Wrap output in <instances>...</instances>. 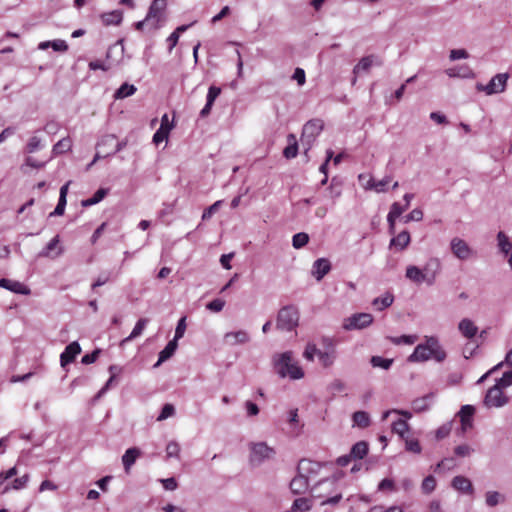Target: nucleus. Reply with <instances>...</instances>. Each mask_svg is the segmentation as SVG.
Returning a JSON list of instances; mask_svg holds the SVG:
<instances>
[{
	"label": "nucleus",
	"instance_id": "nucleus-1",
	"mask_svg": "<svg viewBox=\"0 0 512 512\" xmlns=\"http://www.w3.org/2000/svg\"><path fill=\"white\" fill-rule=\"evenodd\" d=\"M435 359L437 362H443L446 358V352L441 347L439 340L434 336L425 337L424 343L418 344L413 353L408 357V362H424L429 359Z\"/></svg>",
	"mask_w": 512,
	"mask_h": 512
},
{
	"label": "nucleus",
	"instance_id": "nucleus-2",
	"mask_svg": "<svg viewBox=\"0 0 512 512\" xmlns=\"http://www.w3.org/2000/svg\"><path fill=\"white\" fill-rule=\"evenodd\" d=\"M273 366L280 378L298 380L304 377L302 368L293 361V353L286 351L273 356Z\"/></svg>",
	"mask_w": 512,
	"mask_h": 512
},
{
	"label": "nucleus",
	"instance_id": "nucleus-3",
	"mask_svg": "<svg viewBox=\"0 0 512 512\" xmlns=\"http://www.w3.org/2000/svg\"><path fill=\"white\" fill-rule=\"evenodd\" d=\"M299 324V310L294 305L283 306L277 313L276 328L281 331L291 332Z\"/></svg>",
	"mask_w": 512,
	"mask_h": 512
},
{
	"label": "nucleus",
	"instance_id": "nucleus-4",
	"mask_svg": "<svg viewBox=\"0 0 512 512\" xmlns=\"http://www.w3.org/2000/svg\"><path fill=\"white\" fill-rule=\"evenodd\" d=\"M249 450V464L252 467H259L276 455L275 449L263 441L249 443Z\"/></svg>",
	"mask_w": 512,
	"mask_h": 512
},
{
	"label": "nucleus",
	"instance_id": "nucleus-5",
	"mask_svg": "<svg viewBox=\"0 0 512 512\" xmlns=\"http://www.w3.org/2000/svg\"><path fill=\"white\" fill-rule=\"evenodd\" d=\"M322 130H323V122L320 119L309 120L303 126L300 141H301V145L305 149V151H304L305 154H307V152L311 149L314 141L316 140V137L321 133Z\"/></svg>",
	"mask_w": 512,
	"mask_h": 512
},
{
	"label": "nucleus",
	"instance_id": "nucleus-6",
	"mask_svg": "<svg viewBox=\"0 0 512 512\" xmlns=\"http://www.w3.org/2000/svg\"><path fill=\"white\" fill-rule=\"evenodd\" d=\"M508 79V73H498L492 77L488 84L478 83L476 89L485 92L487 95L499 94L505 91Z\"/></svg>",
	"mask_w": 512,
	"mask_h": 512
},
{
	"label": "nucleus",
	"instance_id": "nucleus-7",
	"mask_svg": "<svg viewBox=\"0 0 512 512\" xmlns=\"http://www.w3.org/2000/svg\"><path fill=\"white\" fill-rule=\"evenodd\" d=\"M373 322V316L370 313H355L346 318L343 328L347 331L360 330L370 326Z\"/></svg>",
	"mask_w": 512,
	"mask_h": 512
},
{
	"label": "nucleus",
	"instance_id": "nucleus-8",
	"mask_svg": "<svg viewBox=\"0 0 512 512\" xmlns=\"http://www.w3.org/2000/svg\"><path fill=\"white\" fill-rule=\"evenodd\" d=\"M509 402V397L504 394L503 390L490 387L484 397L483 403L487 408H501Z\"/></svg>",
	"mask_w": 512,
	"mask_h": 512
},
{
	"label": "nucleus",
	"instance_id": "nucleus-9",
	"mask_svg": "<svg viewBox=\"0 0 512 512\" xmlns=\"http://www.w3.org/2000/svg\"><path fill=\"white\" fill-rule=\"evenodd\" d=\"M421 269L425 276L426 284L428 286H432L435 284L436 279L442 270V263L439 258L431 257L426 261L425 265Z\"/></svg>",
	"mask_w": 512,
	"mask_h": 512
},
{
	"label": "nucleus",
	"instance_id": "nucleus-10",
	"mask_svg": "<svg viewBox=\"0 0 512 512\" xmlns=\"http://www.w3.org/2000/svg\"><path fill=\"white\" fill-rule=\"evenodd\" d=\"M450 249L453 255L459 260H467L472 255V249L461 238L454 237L450 242Z\"/></svg>",
	"mask_w": 512,
	"mask_h": 512
},
{
	"label": "nucleus",
	"instance_id": "nucleus-11",
	"mask_svg": "<svg viewBox=\"0 0 512 512\" xmlns=\"http://www.w3.org/2000/svg\"><path fill=\"white\" fill-rule=\"evenodd\" d=\"M326 483H328L330 485H334L335 484V480L323 479V480L319 481L316 485L312 486L311 491L313 493V496L315 498H324V500H322L321 503H320V505H322V506H324V505H336L342 499V494L340 492H338V493H336V494H334L332 496H325V495L317 493L318 487L323 485V484H326Z\"/></svg>",
	"mask_w": 512,
	"mask_h": 512
},
{
	"label": "nucleus",
	"instance_id": "nucleus-12",
	"mask_svg": "<svg viewBox=\"0 0 512 512\" xmlns=\"http://www.w3.org/2000/svg\"><path fill=\"white\" fill-rule=\"evenodd\" d=\"M320 469L321 464L319 462L309 459H301L297 466V472L307 479L318 475Z\"/></svg>",
	"mask_w": 512,
	"mask_h": 512
},
{
	"label": "nucleus",
	"instance_id": "nucleus-13",
	"mask_svg": "<svg viewBox=\"0 0 512 512\" xmlns=\"http://www.w3.org/2000/svg\"><path fill=\"white\" fill-rule=\"evenodd\" d=\"M81 353V347L77 341L68 344L60 355L61 367L65 368L68 364L74 362L78 354Z\"/></svg>",
	"mask_w": 512,
	"mask_h": 512
},
{
	"label": "nucleus",
	"instance_id": "nucleus-14",
	"mask_svg": "<svg viewBox=\"0 0 512 512\" xmlns=\"http://www.w3.org/2000/svg\"><path fill=\"white\" fill-rule=\"evenodd\" d=\"M60 238L58 235L53 237L47 245L39 252L38 256L43 258H56L63 253V248L58 247Z\"/></svg>",
	"mask_w": 512,
	"mask_h": 512
},
{
	"label": "nucleus",
	"instance_id": "nucleus-15",
	"mask_svg": "<svg viewBox=\"0 0 512 512\" xmlns=\"http://www.w3.org/2000/svg\"><path fill=\"white\" fill-rule=\"evenodd\" d=\"M331 270V263L326 258L317 259L312 265V276L320 281L324 278L326 274H328Z\"/></svg>",
	"mask_w": 512,
	"mask_h": 512
},
{
	"label": "nucleus",
	"instance_id": "nucleus-16",
	"mask_svg": "<svg viewBox=\"0 0 512 512\" xmlns=\"http://www.w3.org/2000/svg\"><path fill=\"white\" fill-rule=\"evenodd\" d=\"M372 65L381 66L382 61L373 54L365 56L354 66L353 74L357 75L361 72H368Z\"/></svg>",
	"mask_w": 512,
	"mask_h": 512
},
{
	"label": "nucleus",
	"instance_id": "nucleus-17",
	"mask_svg": "<svg viewBox=\"0 0 512 512\" xmlns=\"http://www.w3.org/2000/svg\"><path fill=\"white\" fill-rule=\"evenodd\" d=\"M224 341L230 346L246 344L250 341V335L245 330L227 332L224 335Z\"/></svg>",
	"mask_w": 512,
	"mask_h": 512
},
{
	"label": "nucleus",
	"instance_id": "nucleus-18",
	"mask_svg": "<svg viewBox=\"0 0 512 512\" xmlns=\"http://www.w3.org/2000/svg\"><path fill=\"white\" fill-rule=\"evenodd\" d=\"M220 93H221L220 87L215 86V85H211L209 87L208 93L206 96V104L200 111V117L205 118L210 114L213 104H214L215 100L217 99V97L220 95Z\"/></svg>",
	"mask_w": 512,
	"mask_h": 512
},
{
	"label": "nucleus",
	"instance_id": "nucleus-19",
	"mask_svg": "<svg viewBox=\"0 0 512 512\" xmlns=\"http://www.w3.org/2000/svg\"><path fill=\"white\" fill-rule=\"evenodd\" d=\"M0 287L21 295H28L30 289L23 283L7 278L0 279Z\"/></svg>",
	"mask_w": 512,
	"mask_h": 512
},
{
	"label": "nucleus",
	"instance_id": "nucleus-20",
	"mask_svg": "<svg viewBox=\"0 0 512 512\" xmlns=\"http://www.w3.org/2000/svg\"><path fill=\"white\" fill-rule=\"evenodd\" d=\"M177 347H178V341L172 339L170 340L167 345L164 347L163 350L160 351L159 353V356H158V360L157 362L154 364V368H157L159 367L163 362L167 361L168 359H170L175 351L177 350Z\"/></svg>",
	"mask_w": 512,
	"mask_h": 512
},
{
	"label": "nucleus",
	"instance_id": "nucleus-21",
	"mask_svg": "<svg viewBox=\"0 0 512 512\" xmlns=\"http://www.w3.org/2000/svg\"><path fill=\"white\" fill-rule=\"evenodd\" d=\"M458 330L465 338L472 339L478 333V327L469 318H463L458 323Z\"/></svg>",
	"mask_w": 512,
	"mask_h": 512
},
{
	"label": "nucleus",
	"instance_id": "nucleus-22",
	"mask_svg": "<svg viewBox=\"0 0 512 512\" xmlns=\"http://www.w3.org/2000/svg\"><path fill=\"white\" fill-rule=\"evenodd\" d=\"M309 488V479L297 472V475L290 482V489L293 494H303Z\"/></svg>",
	"mask_w": 512,
	"mask_h": 512
},
{
	"label": "nucleus",
	"instance_id": "nucleus-23",
	"mask_svg": "<svg viewBox=\"0 0 512 512\" xmlns=\"http://www.w3.org/2000/svg\"><path fill=\"white\" fill-rule=\"evenodd\" d=\"M141 455V451L137 447H131L127 449L122 456V463L124 466L125 471L128 473L130 468L134 465L137 458H139Z\"/></svg>",
	"mask_w": 512,
	"mask_h": 512
},
{
	"label": "nucleus",
	"instance_id": "nucleus-24",
	"mask_svg": "<svg viewBox=\"0 0 512 512\" xmlns=\"http://www.w3.org/2000/svg\"><path fill=\"white\" fill-rule=\"evenodd\" d=\"M434 394L429 393L423 397L416 398L412 401V409L416 413H421L429 410L433 401Z\"/></svg>",
	"mask_w": 512,
	"mask_h": 512
},
{
	"label": "nucleus",
	"instance_id": "nucleus-25",
	"mask_svg": "<svg viewBox=\"0 0 512 512\" xmlns=\"http://www.w3.org/2000/svg\"><path fill=\"white\" fill-rule=\"evenodd\" d=\"M405 277L417 285L426 283L422 269L415 265L407 266Z\"/></svg>",
	"mask_w": 512,
	"mask_h": 512
},
{
	"label": "nucleus",
	"instance_id": "nucleus-26",
	"mask_svg": "<svg viewBox=\"0 0 512 512\" xmlns=\"http://www.w3.org/2000/svg\"><path fill=\"white\" fill-rule=\"evenodd\" d=\"M451 485L454 489H456L460 492H463V493H472L473 492V486H472L471 481L468 478L461 476V475L455 476L452 479Z\"/></svg>",
	"mask_w": 512,
	"mask_h": 512
},
{
	"label": "nucleus",
	"instance_id": "nucleus-27",
	"mask_svg": "<svg viewBox=\"0 0 512 512\" xmlns=\"http://www.w3.org/2000/svg\"><path fill=\"white\" fill-rule=\"evenodd\" d=\"M48 48H52L56 52H66L68 50V44L65 40L55 39L51 41H43L38 45V49L46 50Z\"/></svg>",
	"mask_w": 512,
	"mask_h": 512
},
{
	"label": "nucleus",
	"instance_id": "nucleus-28",
	"mask_svg": "<svg viewBox=\"0 0 512 512\" xmlns=\"http://www.w3.org/2000/svg\"><path fill=\"white\" fill-rule=\"evenodd\" d=\"M165 7L166 0H153L146 15V20L158 19Z\"/></svg>",
	"mask_w": 512,
	"mask_h": 512
},
{
	"label": "nucleus",
	"instance_id": "nucleus-29",
	"mask_svg": "<svg viewBox=\"0 0 512 512\" xmlns=\"http://www.w3.org/2000/svg\"><path fill=\"white\" fill-rule=\"evenodd\" d=\"M101 19L106 26L119 25L123 19V12L121 10H113L108 13H103Z\"/></svg>",
	"mask_w": 512,
	"mask_h": 512
},
{
	"label": "nucleus",
	"instance_id": "nucleus-30",
	"mask_svg": "<svg viewBox=\"0 0 512 512\" xmlns=\"http://www.w3.org/2000/svg\"><path fill=\"white\" fill-rule=\"evenodd\" d=\"M394 302V296L390 292H386L383 296L377 297L372 301V305L378 310L383 311L390 307Z\"/></svg>",
	"mask_w": 512,
	"mask_h": 512
},
{
	"label": "nucleus",
	"instance_id": "nucleus-31",
	"mask_svg": "<svg viewBox=\"0 0 512 512\" xmlns=\"http://www.w3.org/2000/svg\"><path fill=\"white\" fill-rule=\"evenodd\" d=\"M409 243L410 234L408 231L404 230L391 239L390 246H394L399 250H404L409 245Z\"/></svg>",
	"mask_w": 512,
	"mask_h": 512
},
{
	"label": "nucleus",
	"instance_id": "nucleus-32",
	"mask_svg": "<svg viewBox=\"0 0 512 512\" xmlns=\"http://www.w3.org/2000/svg\"><path fill=\"white\" fill-rule=\"evenodd\" d=\"M445 73L451 78H455V77L470 78L473 76L472 70L467 65L449 68L445 71Z\"/></svg>",
	"mask_w": 512,
	"mask_h": 512
},
{
	"label": "nucleus",
	"instance_id": "nucleus-33",
	"mask_svg": "<svg viewBox=\"0 0 512 512\" xmlns=\"http://www.w3.org/2000/svg\"><path fill=\"white\" fill-rule=\"evenodd\" d=\"M368 450V443L365 441H359L352 446L350 455L353 459L361 460L367 455Z\"/></svg>",
	"mask_w": 512,
	"mask_h": 512
},
{
	"label": "nucleus",
	"instance_id": "nucleus-34",
	"mask_svg": "<svg viewBox=\"0 0 512 512\" xmlns=\"http://www.w3.org/2000/svg\"><path fill=\"white\" fill-rule=\"evenodd\" d=\"M109 189L108 188H99L92 197L88 199H84L81 201V205L83 207H90L92 205H95L102 201L105 196L108 194Z\"/></svg>",
	"mask_w": 512,
	"mask_h": 512
},
{
	"label": "nucleus",
	"instance_id": "nucleus-35",
	"mask_svg": "<svg viewBox=\"0 0 512 512\" xmlns=\"http://www.w3.org/2000/svg\"><path fill=\"white\" fill-rule=\"evenodd\" d=\"M137 91V88L133 84L127 82L123 83L114 93L115 99H124L132 96Z\"/></svg>",
	"mask_w": 512,
	"mask_h": 512
},
{
	"label": "nucleus",
	"instance_id": "nucleus-36",
	"mask_svg": "<svg viewBox=\"0 0 512 512\" xmlns=\"http://www.w3.org/2000/svg\"><path fill=\"white\" fill-rule=\"evenodd\" d=\"M148 322H149V320L147 318L139 319L136 322L130 335L128 337H126L125 339H123L122 343H127V342L132 341L133 339L137 338L138 336H140Z\"/></svg>",
	"mask_w": 512,
	"mask_h": 512
},
{
	"label": "nucleus",
	"instance_id": "nucleus-37",
	"mask_svg": "<svg viewBox=\"0 0 512 512\" xmlns=\"http://www.w3.org/2000/svg\"><path fill=\"white\" fill-rule=\"evenodd\" d=\"M498 246L505 256H508L512 251V243L509 241L506 234L502 231L497 234Z\"/></svg>",
	"mask_w": 512,
	"mask_h": 512
},
{
	"label": "nucleus",
	"instance_id": "nucleus-38",
	"mask_svg": "<svg viewBox=\"0 0 512 512\" xmlns=\"http://www.w3.org/2000/svg\"><path fill=\"white\" fill-rule=\"evenodd\" d=\"M512 385V370L505 371L501 378L496 379L495 384L492 386L500 390H504Z\"/></svg>",
	"mask_w": 512,
	"mask_h": 512
},
{
	"label": "nucleus",
	"instance_id": "nucleus-39",
	"mask_svg": "<svg viewBox=\"0 0 512 512\" xmlns=\"http://www.w3.org/2000/svg\"><path fill=\"white\" fill-rule=\"evenodd\" d=\"M504 500L505 497L497 491H488L485 494V503L489 507H495Z\"/></svg>",
	"mask_w": 512,
	"mask_h": 512
},
{
	"label": "nucleus",
	"instance_id": "nucleus-40",
	"mask_svg": "<svg viewBox=\"0 0 512 512\" xmlns=\"http://www.w3.org/2000/svg\"><path fill=\"white\" fill-rule=\"evenodd\" d=\"M354 424L361 428H366L370 424L369 414L365 411H356L352 416Z\"/></svg>",
	"mask_w": 512,
	"mask_h": 512
},
{
	"label": "nucleus",
	"instance_id": "nucleus-41",
	"mask_svg": "<svg viewBox=\"0 0 512 512\" xmlns=\"http://www.w3.org/2000/svg\"><path fill=\"white\" fill-rule=\"evenodd\" d=\"M71 140L70 138H63L59 140L52 149L53 155H60L63 154L71 149Z\"/></svg>",
	"mask_w": 512,
	"mask_h": 512
},
{
	"label": "nucleus",
	"instance_id": "nucleus-42",
	"mask_svg": "<svg viewBox=\"0 0 512 512\" xmlns=\"http://www.w3.org/2000/svg\"><path fill=\"white\" fill-rule=\"evenodd\" d=\"M318 358L321 365L325 368H328L334 364V361L336 359V352L321 350L320 352H318Z\"/></svg>",
	"mask_w": 512,
	"mask_h": 512
},
{
	"label": "nucleus",
	"instance_id": "nucleus-43",
	"mask_svg": "<svg viewBox=\"0 0 512 512\" xmlns=\"http://www.w3.org/2000/svg\"><path fill=\"white\" fill-rule=\"evenodd\" d=\"M392 430L404 439L406 438L405 433L409 430V424L404 419H397L392 424Z\"/></svg>",
	"mask_w": 512,
	"mask_h": 512
},
{
	"label": "nucleus",
	"instance_id": "nucleus-44",
	"mask_svg": "<svg viewBox=\"0 0 512 512\" xmlns=\"http://www.w3.org/2000/svg\"><path fill=\"white\" fill-rule=\"evenodd\" d=\"M370 363L373 367H379L384 370H388L393 364V359L383 358L381 356H372Z\"/></svg>",
	"mask_w": 512,
	"mask_h": 512
},
{
	"label": "nucleus",
	"instance_id": "nucleus-45",
	"mask_svg": "<svg viewBox=\"0 0 512 512\" xmlns=\"http://www.w3.org/2000/svg\"><path fill=\"white\" fill-rule=\"evenodd\" d=\"M309 241V235L305 232H299L292 237V246L295 249L303 248Z\"/></svg>",
	"mask_w": 512,
	"mask_h": 512
},
{
	"label": "nucleus",
	"instance_id": "nucleus-46",
	"mask_svg": "<svg viewBox=\"0 0 512 512\" xmlns=\"http://www.w3.org/2000/svg\"><path fill=\"white\" fill-rule=\"evenodd\" d=\"M436 488V479L432 475L426 476L421 485L422 492L424 494H430L432 493Z\"/></svg>",
	"mask_w": 512,
	"mask_h": 512
},
{
	"label": "nucleus",
	"instance_id": "nucleus-47",
	"mask_svg": "<svg viewBox=\"0 0 512 512\" xmlns=\"http://www.w3.org/2000/svg\"><path fill=\"white\" fill-rule=\"evenodd\" d=\"M403 440L405 441V449L407 451L415 453V454L421 453L422 448H421V445H420V442L418 441V439L406 437Z\"/></svg>",
	"mask_w": 512,
	"mask_h": 512
},
{
	"label": "nucleus",
	"instance_id": "nucleus-48",
	"mask_svg": "<svg viewBox=\"0 0 512 512\" xmlns=\"http://www.w3.org/2000/svg\"><path fill=\"white\" fill-rule=\"evenodd\" d=\"M417 336L416 335H402L399 337H391L390 341L395 345L405 344V345H412L416 342Z\"/></svg>",
	"mask_w": 512,
	"mask_h": 512
},
{
	"label": "nucleus",
	"instance_id": "nucleus-49",
	"mask_svg": "<svg viewBox=\"0 0 512 512\" xmlns=\"http://www.w3.org/2000/svg\"><path fill=\"white\" fill-rule=\"evenodd\" d=\"M222 204H223V200H218V201L214 202L211 206L206 208L203 211L202 220L203 221L209 220L220 209Z\"/></svg>",
	"mask_w": 512,
	"mask_h": 512
},
{
	"label": "nucleus",
	"instance_id": "nucleus-50",
	"mask_svg": "<svg viewBox=\"0 0 512 512\" xmlns=\"http://www.w3.org/2000/svg\"><path fill=\"white\" fill-rule=\"evenodd\" d=\"M289 138L293 140V143H290L287 147H285V149L283 150V155L287 158V159H291V158H294L296 157L297 153H298V145H297V142L295 140V137L294 135H289Z\"/></svg>",
	"mask_w": 512,
	"mask_h": 512
},
{
	"label": "nucleus",
	"instance_id": "nucleus-51",
	"mask_svg": "<svg viewBox=\"0 0 512 512\" xmlns=\"http://www.w3.org/2000/svg\"><path fill=\"white\" fill-rule=\"evenodd\" d=\"M451 429H452L451 422L444 423L443 425L438 427L437 430L435 431V438L437 440H442V439L446 438L450 434Z\"/></svg>",
	"mask_w": 512,
	"mask_h": 512
},
{
	"label": "nucleus",
	"instance_id": "nucleus-52",
	"mask_svg": "<svg viewBox=\"0 0 512 512\" xmlns=\"http://www.w3.org/2000/svg\"><path fill=\"white\" fill-rule=\"evenodd\" d=\"M310 508H311L310 501L307 498H297L294 500L293 505H292V509L301 511V512L308 511V510H310Z\"/></svg>",
	"mask_w": 512,
	"mask_h": 512
},
{
	"label": "nucleus",
	"instance_id": "nucleus-53",
	"mask_svg": "<svg viewBox=\"0 0 512 512\" xmlns=\"http://www.w3.org/2000/svg\"><path fill=\"white\" fill-rule=\"evenodd\" d=\"M174 414H175V407L170 403H166L162 407L161 412L157 417V421H163L169 417H172Z\"/></svg>",
	"mask_w": 512,
	"mask_h": 512
},
{
	"label": "nucleus",
	"instance_id": "nucleus-54",
	"mask_svg": "<svg viewBox=\"0 0 512 512\" xmlns=\"http://www.w3.org/2000/svg\"><path fill=\"white\" fill-rule=\"evenodd\" d=\"M41 140L37 136H33L29 139L28 143L26 144L25 151L27 153H34L37 150L41 149Z\"/></svg>",
	"mask_w": 512,
	"mask_h": 512
},
{
	"label": "nucleus",
	"instance_id": "nucleus-55",
	"mask_svg": "<svg viewBox=\"0 0 512 512\" xmlns=\"http://www.w3.org/2000/svg\"><path fill=\"white\" fill-rule=\"evenodd\" d=\"M166 454L169 458H179L180 445L176 441H170L166 446Z\"/></svg>",
	"mask_w": 512,
	"mask_h": 512
},
{
	"label": "nucleus",
	"instance_id": "nucleus-56",
	"mask_svg": "<svg viewBox=\"0 0 512 512\" xmlns=\"http://www.w3.org/2000/svg\"><path fill=\"white\" fill-rule=\"evenodd\" d=\"M169 131L165 129L164 125H160L159 129L153 135V143L159 145L161 142L168 138Z\"/></svg>",
	"mask_w": 512,
	"mask_h": 512
},
{
	"label": "nucleus",
	"instance_id": "nucleus-57",
	"mask_svg": "<svg viewBox=\"0 0 512 512\" xmlns=\"http://www.w3.org/2000/svg\"><path fill=\"white\" fill-rule=\"evenodd\" d=\"M474 449L467 444L458 445L454 448V453L458 457H469Z\"/></svg>",
	"mask_w": 512,
	"mask_h": 512
},
{
	"label": "nucleus",
	"instance_id": "nucleus-58",
	"mask_svg": "<svg viewBox=\"0 0 512 512\" xmlns=\"http://www.w3.org/2000/svg\"><path fill=\"white\" fill-rule=\"evenodd\" d=\"M321 350L317 349L316 345L313 344V343H308L306 345V348L303 352V356L305 359H307L308 361H313L314 359V356L317 355L318 356V352H320Z\"/></svg>",
	"mask_w": 512,
	"mask_h": 512
},
{
	"label": "nucleus",
	"instance_id": "nucleus-59",
	"mask_svg": "<svg viewBox=\"0 0 512 512\" xmlns=\"http://www.w3.org/2000/svg\"><path fill=\"white\" fill-rule=\"evenodd\" d=\"M186 330V317H181L175 329L174 340L178 341L184 336Z\"/></svg>",
	"mask_w": 512,
	"mask_h": 512
},
{
	"label": "nucleus",
	"instance_id": "nucleus-60",
	"mask_svg": "<svg viewBox=\"0 0 512 512\" xmlns=\"http://www.w3.org/2000/svg\"><path fill=\"white\" fill-rule=\"evenodd\" d=\"M474 413V406L466 404L461 407L460 411L458 412V416L460 417V419H472Z\"/></svg>",
	"mask_w": 512,
	"mask_h": 512
},
{
	"label": "nucleus",
	"instance_id": "nucleus-61",
	"mask_svg": "<svg viewBox=\"0 0 512 512\" xmlns=\"http://www.w3.org/2000/svg\"><path fill=\"white\" fill-rule=\"evenodd\" d=\"M29 479H30V476L27 473L21 477L14 479V481L12 483V488L14 490H20V489L25 488L27 486V483L29 482Z\"/></svg>",
	"mask_w": 512,
	"mask_h": 512
},
{
	"label": "nucleus",
	"instance_id": "nucleus-62",
	"mask_svg": "<svg viewBox=\"0 0 512 512\" xmlns=\"http://www.w3.org/2000/svg\"><path fill=\"white\" fill-rule=\"evenodd\" d=\"M225 306V301L222 300V299H214L212 301H210L207 305H206V308L212 312H220L222 311V309L224 308Z\"/></svg>",
	"mask_w": 512,
	"mask_h": 512
},
{
	"label": "nucleus",
	"instance_id": "nucleus-63",
	"mask_svg": "<svg viewBox=\"0 0 512 512\" xmlns=\"http://www.w3.org/2000/svg\"><path fill=\"white\" fill-rule=\"evenodd\" d=\"M455 466V461L453 458H444L441 460L434 468L435 472L440 471L441 469L450 470Z\"/></svg>",
	"mask_w": 512,
	"mask_h": 512
},
{
	"label": "nucleus",
	"instance_id": "nucleus-64",
	"mask_svg": "<svg viewBox=\"0 0 512 512\" xmlns=\"http://www.w3.org/2000/svg\"><path fill=\"white\" fill-rule=\"evenodd\" d=\"M100 353H101V350L99 348H97L94 351H92L91 353L85 354L82 357L81 362L85 365L92 364L97 360Z\"/></svg>",
	"mask_w": 512,
	"mask_h": 512
}]
</instances>
